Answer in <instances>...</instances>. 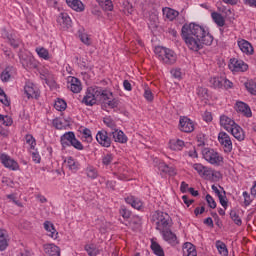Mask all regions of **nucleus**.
<instances>
[{"label":"nucleus","instance_id":"obj_1","mask_svg":"<svg viewBox=\"0 0 256 256\" xmlns=\"http://www.w3.org/2000/svg\"><path fill=\"white\" fill-rule=\"evenodd\" d=\"M181 36L191 51H201L204 45H213V35L199 24H184Z\"/></svg>","mask_w":256,"mask_h":256},{"label":"nucleus","instance_id":"obj_2","mask_svg":"<svg viewBox=\"0 0 256 256\" xmlns=\"http://www.w3.org/2000/svg\"><path fill=\"white\" fill-rule=\"evenodd\" d=\"M97 101L108 105L110 109H115V107H118L119 105V100L113 98V92L97 86L89 87L86 91V95L82 100V103L93 107Z\"/></svg>","mask_w":256,"mask_h":256},{"label":"nucleus","instance_id":"obj_3","mask_svg":"<svg viewBox=\"0 0 256 256\" xmlns=\"http://www.w3.org/2000/svg\"><path fill=\"white\" fill-rule=\"evenodd\" d=\"M155 53L158 56V59L165 65H174V63L177 62V54L169 48L156 47Z\"/></svg>","mask_w":256,"mask_h":256},{"label":"nucleus","instance_id":"obj_4","mask_svg":"<svg viewBox=\"0 0 256 256\" xmlns=\"http://www.w3.org/2000/svg\"><path fill=\"white\" fill-rule=\"evenodd\" d=\"M60 143L64 149L66 147H74V149H77L78 151H83L84 149L81 141H79L77 137H75V133L71 131L66 132L61 136Z\"/></svg>","mask_w":256,"mask_h":256},{"label":"nucleus","instance_id":"obj_5","mask_svg":"<svg viewBox=\"0 0 256 256\" xmlns=\"http://www.w3.org/2000/svg\"><path fill=\"white\" fill-rule=\"evenodd\" d=\"M154 221H156V229L157 231H163L165 229L171 228V216L165 212L157 211L153 215Z\"/></svg>","mask_w":256,"mask_h":256},{"label":"nucleus","instance_id":"obj_6","mask_svg":"<svg viewBox=\"0 0 256 256\" xmlns=\"http://www.w3.org/2000/svg\"><path fill=\"white\" fill-rule=\"evenodd\" d=\"M202 155L205 161H208V163H210L211 165H216L217 167H219V165L223 163V157L213 149L205 148L202 151Z\"/></svg>","mask_w":256,"mask_h":256},{"label":"nucleus","instance_id":"obj_7","mask_svg":"<svg viewBox=\"0 0 256 256\" xmlns=\"http://www.w3.org/2000/svg\"><path fill=\"white\" fill-rule=\"evenodd\" d=\"M228 67L233 73H245L249 69L247 63L237 58L230 59Z\"/></svg>","mask_w":256,"mask_h":256},{"label":"nucleus","instance_id":"obj_8","mask_svg":"<svg viewBox=\"0 0 256 256\" xmlns=\"http://www.w3.org/2000/svg\"><path fill=\"white\" fill-rule=\"evenodd\" d=\"M218 141L223 148L224 153H231L233 151V142L229 134L225 132H220L218 134Z\"/></svg>","mask_w":256,"mask_h":256},{"label":"nucleus","instance_id":"obj_9","mask_svg":"<svg viewBox=\"0 0 256 256\" xmlns=\"http://www.w3.org/2000/svg\"><path fill=\"white\" fill-rule=\"evenodd\" d=\"M193 169H195L198 175L204 179H213V177H215V172L213 169L203 166V164L196 163L193 165Z\"/></svg>","mask_w":256,"mask_h":256},{"label":"nucleus","instance_id":"obj_10","mask_svg":"<svg viewBox=\"0 0 256 256\" xmlns=\"http://www.w3.org/2000/svg\"><path fill=\"white\" fill-rule=\"evenodd\" d=\"M0 161L4 167L10 169L11 171H17V169H19V163L11 159V157L7 154L0 153Z\"/></svg>","mask_w":256,"mask_h":256},{"label":"nucleus","instance_id":"obj_11","mask_svg":"<svg viewBox=\"0 0 256 256\" xmlns=\"http://www.w3.org/2000/svg\"><path fill=\"white\" fill-rule=\"evenodd\" d=\"M68 89L72 91V93H81L83 90V85L81 84V80L77 77L69 76L68 77Z\"/></svg>","mask_w":256,"mask_h":256},{"label":"nucleus","instance_id":"obj_12","mask_svg":"<svg viewBox=\"0 0 256 256\" xmlns=\"http://www.w3.org/2000/svg\"><path fill=\"white\" fill-rule=\"evenodd\" d=\"M164 241L170 243V245H177L179 242L177 241V235L171 231V228H166L164 230H160Z\"/></svg>","mask_w":256,"mask_h":256},{"label":"nucleus","instance_id":"obj_13","mask_svg":"<svg viewBox=\"0 0 256 256\" xmlns=\"http://www.w3.org/2000/svg\"><path fill=\"white\" fill-rule=\"evenodd\" d=\"M96 140L102 147H111V138L106 130L99 131L96 135Z\"/></svg>","mask_w":256,"mask_h":256},{"label":"nucleus","instance_id":"obj_14","mask_svg":"<svg viewBox=\"0 0 256 256\" xmlns=\"http://www.w3.org/2000/svg\"><path fill=\"white\" fill-rule=\"evenodd\" d=\"M220 125L225 129H241V127L235 123V120L229 118V116L226 115H222L220 117Z\"/></svg>","mask_w":256,"mask_h":256},{"label":"nucleus","instance_id":"obj_15","mask_svg":"<svg viewBox=\"0 0 256 256\" xmlns=\"http://www.w3.org/2000/svg\"><path fill=\"white\" fill-rule=\"evenodd\" d=\"M238 47L242 53H245L246 55H253L254 53L253 45L245 39L238 40Z\"/></svg>","mask_w":256,"mask_h":256},{"label":"nucleus","instance_id":"obj_16","mask_svg":"<svg viewBox=\"0 0 256 256\" xmlns=\"http://www.w3.org/2000/svg\"><path fill=\"white\" fill-rule=\"evenodd\" d=\"M52 123L55 129H67V127H73V121L63 118H55Z\"/></svg>","mask_w":256,"mask_h":256},{"label":"nucleus","instance_id":"obj_17","mask_svg":"<svg viewBox=\"0 0 256 256\" xmlns=\"http://www.w3.org/2000/svg\"><path fill=\"white\" fill-rule=\"evenodd\" d=\"M236 111L237 113H242L244 117H252L253 113L251 112V108L245 102H237L236 103Z\"/></svg>","mask_w":256,"mask_h":256},{"label":"nucleus","instance_id":"obj_18","mask_svg":"<svg viewBox=\"0 0 256 256\" xmlns=\"http://www.w3.org/2000/svg\"><path fill=\"white\" fill-rule=\"evenodd\" d=\"M57 23L60 24V27H62V29H69L72 22L69 14L62 12L57 18Z\"/></svg>","mask_w":256,"mask_h":256},{"label":"nucleus","instance_id":"obj_19","mask_svg":"<svg viewBox=\"0 0 256 256\" xmlns=\"http://www.w3.org/2000/svg\"><path fill=\"white\" fill-rule=\"evenodd\" d=\"M44 253L47 256H61V249L55 244L44 245Z\"/></svg>","mask_w":256,"mask_h":256},{"label":"nucleus","instance_id":"obj_20","mask_svg":"<svg viewBox=\"0 0 256 256\" xmlns=\"http://www.w3.org/2000/svg\"><path fill=\"white\" fill-rule=\"evenodd\" d=\"M66 3L68 7L74 11H77V13H82V11H85V5L83 2H81V0H66Z\"/></svg>","mask_w":256,"mask_h":256},{"label":"nucleus","instance_id":"obj_21","mask_svg":"<svg viewBox=\"0 0 256 256\" xmlns=\"http://www.w3.org/2000/svg\"><path fill=\"white\" fill-rule=\"evenodd\" d=\"M24 93L27 95L28 99H31L33 97L35 98L39 97V90H37V87H35V84H27L24 87Z\"/></svg>","mask_w":256,"mask_h":256},{"label":"nucleus","instance_id":"obj_22","mask_svg":"<svg viewBox=\"0 0 256 256\" xmlns=\"http://www.w3.org/2000/svg\"><path fill=\"white\" fill-rule=\"evenodd\" d=\"M182 251L183 256H197V249L195 248V245H193V243H184Z\"/></svg>","mask_w":256,"mask_h":256},{"label":"nucleus","instance_id":"obj_23","mask_svg":"<svg viewBox=\"0 0 256 256\" xmlns=\"http://www.w3.org/2000/svg\"><path fill=\"white\" fill-rule=\"evenodd\" d=\"M179 125L183 129H195V122L187 116L180 117Z\"/></svg>","mask_w":256,"mask_h":256},{"label":"nucleus","instance_id":"obj_24","mask_svg":"<svg viewBox=\"0 0 256 256\" xmlns=\"http://www.w3.org/2000/svg\"><path fill=\"white\" fill-rule=\"evenodd\" d=\"M185 147V142L180 139H171L169 141V148L172 151H181Z\"/></svg>","mask_w":256,"mask_h":256},{"label":"nucleus","instance_id":"obj_25","mask_svg":"<svg viewBox=\"0 0 256 256\" xmlns=\"http://www.w3.org/2000/svg\"><path fill=\"white\" fill-rule=\"evenodd\" d=\"M142 220L139 216L135 215L131 218L129 222V227L132 228V231H140L141 230V225H142Z\"/></svg>","mask_w":256,"mask_h":256},{"label":"nucleus","instance_id":"obj_26","mask_svg":"<svg viewBox=\"0 0 256 256\" xmlns=\"http://www.w3.org/2000/svg\"><path fill=\"white\" fill-rule=\"evenodd\" d=\"M44 229H46L48 231V233H50L49 237H51L52 239H57L59 232L55 229V226L53 225V223H51L49 221H45Z\"/></svg>","mask_w":256,"mask_h":256},{"label":"nucleus","instance_id":"obj_27","mask_svg":"<svg viewBox=\"0 0 256 256\" xmlns=\"http://www.w3.org/2000/svg\"><path fill=\"white\" fill-rule=\"evenodd\" d=\"M163 13L169 21H175L179 17V12L173 8L166 7L163 9Z\"/></svg>","mask_w":256,"mask_h":256},{"label":"nucleus","instance_id":"obj_28","mask_svg":"<svg viewBox=\"0 0 256 256\" xmlns=\"http://www.w3.org/2000/svg\"><path fill=\"white\" fill-rule=\"evenodd\" d=\"M159 169L160 171H162V173H167L168 175H170V177H175V175H177V170L175 169V167L169 166L165 163L160 164Z\"/></svg>","mask_w":256,"mask_h":256},{"label":"nucleus","instance_id":"obj_29","mask_svg":"<svg viewBox=\"0 0 256 256\" xmlns=\"http://www.w3.org/2000/svg\"><path fill=\"white\" fill-rule=\"evenodd\" d=\"M9 246L7 242V231L0 229V251H5Z\"/></svg>","mask_w":256,"mask_h":256},{"label":"nucleus","instance_id":"obj_30","mask_svg":"<svg viewBox=\"0 0 256 256\" xmlns=\"http://www.w3.org/2000/svg\"><path fill=\"white\" fill-rule=\"evenodd\" d=\"M211 17L218 27H225V18L218 12H212Z\"/></svg>","mask_w":256,"mask_h":256},{"label":"nucleus","instance_id":"obj_31","mask_svg":"<svg viewBox=\"0 0 256 256\" xmlns=\"http://www.w3.org/2000/svg\"><path fill=\"white\" fill-rule=\"evenodd\" d=\"M113 138H114V141H116V143L127 142V136L125 135L124 132H122V130H115V132H113Z\"/></svg>","mask_w":256,"mask_h":256},{"label":"nucleus","instance_id":"obj_32","mask_svg":"<svg viewBox=\"0 0 256 256\" xmlns=\"http://www.w3.org/2000/svg\"><path fill=\"white\" fill-rule=\"evenodd\" d=\"M151 249H152L154 255L165 256V251H163V248L161 247V245H159V243L152 241Z\"/></svg>","mask_w":256,"mask_h":256},{"label":"nucleus","instance_id":"obj_33","mask_svg":"<svg viewBox=\"0 0 256 256\" xmlns=\"http://www.w3.org/2000/svg\"><path fill=\"white\" fill-rule=\"evenodd\" d=\"M216 248L220 255L227 256L229 255V250L227 249V245L224 242H221L220 240L216 241Z\"/></svg>","mask_w":256,"mask_h":256},{"label":"nucleus","instance_id":"obj_34","mask_svg":"<svg viewBox=\"0 0 256 256\" xmlns=\"http://www.w3.org/2000/svg\"><path fill=\"white\" fill-rule=\"evenodd\" d=\"M56 111H65L67 109V102L62 98H57L54 103Z\"/></svg>","mask_w":256,"mask_h":256},{"label":"nucleus","instance_id":"obj_35","mask_svg":"<svg viewBox=\"0 0 256 256\" xmlns=\"http://www.w3.org/2000/svg\"><path fill=\"white\" fill-rule=\"evenodd\" d=\"M230 132L238 141L245 140V131L243 129H230Z\"/></svg>","mask_w":256,"mask_h":256},{"label":"nucleus","instance_id":"obj_36","mask_svg":"<svg viewBox=\"0 0 256 256\" xmlns=\"http://www.w3.org/2000/svg\"><path fill=\"white\" fill-rule=\"evenodd\" d=\"M99 3L100 7L104 11H111L113 9V2L111 0H96Z\"/></svg>","mask_w":256,"mask_h":256},{"label":"nucleus","instance_id":"obj_37","mask_svg":"<svg viewBox=\"0 0 256 256\" xmlns=\"http://www.w3.org/2000/svg\"><path fill=\"white\" fill-rule=\"evenodd\" d=\"M210 84L214 89H221L223 87V77H213L210 79Z\"/></svg>","mask_w":256,"mask_h":256},{"label":"nucleus","instance_id":"obj_38","mask_svg":"<svg viewBox=\"0 0 256 256\" xmlns=\"http://www.w3.org/2000/svg\"><path fill=\"white\" fill-rule=\"evenodd\" d=\"M21 63L24 69H37V64L31 58L23 59Z\"/></svg>","mask_w":256,"mask_h":256},{"label":"nucleus","instance_id":"obj_39","mask_svg":"<svg viewBox=\"0 0 256 256\" xmlns=\"http://www.w3.org/2000/svg\"><path fill=\"white\" fill-rule=\"evenodd\" d=\"M0 123H2V125H4L5 127H11L13 125V118L8 115L5 116L3 114H0Z\"/></svg>","mask_w":256,"mask_h":256},{"label":"nucleus","instance_id":"obj_40","mask_svg":"<svg viewBox=\"0 0 256 256\" xmlns=\"http://www.w3.org/2000/svg\"><path fill=\"white\" fill-rule=\"evenodd\" d=\"M245 88L250 95H256V83L253 80H249L245 83Z\"/></svg>","mask_w":256,"mask_h":256},{"label":"nucleus","instance_id":"obj_41","mask_svg":"<svg viewBox=\"0 0 256 256\" xmlns=\"http://www.w3.org/2000/svg\"><path fill=\"white\" fill-rule=\"evenodd\" d=\"M36 53L38 54L41 59H45V61H49L50 56H49V50L41 47V48H36Z\"/></svg>","mask_w":256,"mask_h":256},{"label":"nucleus","instance_id":"obj_42","mask_svg":"<svg viewBox=\"0 0 256 256\" xmlns=\"http://www.w3.org/2000/svg\"><path fill=\"white\" fill-rule=\"evenodd\" d=\"M230 218L238 227H241V225H243V221L241 220V217H239V215L235 210L230 211Z\"/></svg>","mask_w":256,"mask_h":256},{"label":"nucleus","instance_id":"obj_43","mask_svg":"<svg viewBox=\"0 0 256 256\" xmlns=\"http://www.w3.org/2000/svg\"><path fill=\"white\" fill-rule=\"evenodd\" d=\"M85 251L88 253L89 256L99 255V249L95 248L94 245H86Z\"/></svg>","mask_w":256,"mask_h":256},{"label":"nucleus","instance_id":"obj_44","mask_svg":"<svg viewBox=\"0 0 256 256\" xmlns=\"http://www.w3.org/2000/svg\"><path fill=\"white\" fill-rule=\"evenodd\" d=\"M220 189H222L224 195H219L218 196V199H219V202L220 204L222 205V207H224V209H227L228 207V201H227V195H226V192L225 190L223 189V187L220 186Z\"/></svg>","mask_w":256,"mask_h":256},{"label":"nucleus","instance_id":"obj_45","mask_svg":"<svg viewBox=\"0 0 256 256\" xmlns=\"http://www.w3.org/2000/svg\"><path fill=\"white\" fill-rule=\"evenodd\" d=\"M86 173L87 177H89L90 179H97V177H99L97 170L93 167L87 168Z\"/></svg>","mask_w":256,"mask_h":256},{"label":"nucleus","instance_id":"obj_46","mask_svg":"<svg viewBox=\"0 0 256 256\" xmlns=\"http://www.w3.org/2000/svg\"><path fill=\"white\" fill-rule=\"evenodd\" d=\"M0 79L3 81V83H7L11 79V74L7 68L1 73Z\"/></svg>","mask_w":256,"mask_h":256},{"label":"nucleus","instance_id":"obj_47","mask_svg":"<svg viewBox=\"0 0 256 256\" xmlns=\"http://www.w3.org/2000/svg\"><path fill=\"white\" fill-rule=\"evenodd\" d=\"M206 201L208 203V206L210 209H215L217 207V202H215V199H213V196L210 194L206 195Z\"/></svg>","mask_w":256,"mask_h":256},{"label":"nucleus","instance_id":"obj_48","mask_svg":"<svg viewBox=\"0 0 256 256\" xmlns=\"http://www.w3.org/2000/svg\"><path fill=\"white\" fill-rule=\"evenodd\" d=\"M80 41L84 43V45H91V38L89 37V34L87 33H81L79 34Z\"/></svg>","mask_w":256,"mask_h":256},{"label":"nucleus","instance_id":"obj_49","mask_svg":"<svg viewBox=\"0 0 256 256\" xmlns=\"http://www.w3.org/2000/svg\"><path fill=\"white\" fill-rule=\"evenodd\" d=\"M26 143L30 145V149H35V145H37V143L35 142V138H33V135L31 134L26 135Z\"/></svg>","mask_w":256,"mask_h":256},{"label":"nucleus","instance_id":"obj_50","mask_svg":"<svg viewBox=\"0 0 256 256\" xmlns=\"http://www.w3.org/2000/svg\"><path fill=\"white\" fill-rule=\"evenodd\" d=\"M103 165H111L113 163V154H106L102 158Z\"/></svg>","mask_w":256,"mask_h":256},{"label":"nucleus","instance_id":"obj_51","mask_svg":"<svg viewBox=\"0 0 256 256\" xmlns=\"http://www.w3.org/2000/svg\"><path fill=\"white\" fill-rule=\"evenodd\" d=\"M83 138L86 139L87 143H91L93 141V136H91L90 129L83 130Z\"/></svg>","mask_w":256,"mask_h":256},{"label":"nucleus","instance_id":"obj_52","mask_svg":"<svg viewBox=\"0 0 256 256\" xmlns=\"http://www.w3.org/2000/svg\"><path fill=\"white\" fill-rule=\"evenodd\" d=\"M0 101L5 107H9L11 105V101L7 97V94L5 92L3 94H0Z\"/></svg>","mask_w":256,"mask_h":256},{"label":"nucleus","instance_id":"obj_53","mask_svg":"<svg viewBox=\"0 0 256 256\" xmlns=\"http://www.w3.org/2000/svg\"><path fill=\"white\" fill-rule=\"evenodd\" d=\"M124 13L125 15H132L133 14V6L129 2H124Z\"/></svg>","mask_w":256,"mask_h":256},{"label":"nucleus","instance_id":"obj_54","mask_svg":"<svg viewBox=\"0 0 256 256\" xmlns=\"http://www.w3.org/2000/svg\"><path fill=\"white\" fill-rule=\"evenodd\" d=\"M198 147L205 146V134L200 133L197 135Z\"/></svg>","mask_w":256,"mask_h":256},{"label":"nucleus","instance_id":"obj_55","mask_svg":"<svg viewBox=\"0 0 256 256\" xmlns=\"http://www.w3.org/2000/svg\"><path fill=\"white\" fill-rule=\"evenodd\" d=\"M243 197H244V205L245 207H249L251 205V196L247 191L243 192Z\"/></svg>","mask_w":256,"mask_h":256},{"label":"nucleus","instance_id":"obj_56","mask_svg":"<svg viewBox=\"0 0 256 256\" xmlns=\"http://www.w3.org/2000/svg\"><path fill=\"white\" fill-rule=\"evenodd\" d=\"M67 165L71 170L77 169V162H75V160L72 157L68 158Z\"/></svg>","mask_w":256,"mask_h":256},{"label":"nucleus","instance_id":"obj_57","mask_svg":"<svg viewBox=\"0 0 256 256\" xmlns=\"http://www.w3.org/2000/svg\"><path fill=\"white\" fill-rule=\"evenodd\" d=\"M8 43H10L11 47H14V49H17L19 47V40H16L13 38V36L8 37Z\"/></svg>","mask_w":256,"mask_h":256},{"label":"nucleus","instance_id":"obj_58","mask_svg":"<svg viewBox=\"0 0 256 256\" xmlns=\"http://www.w3.org/2000/svg\"><path fill=\"white\" fill-rule=\"evenodd\" d=\"M132 207L139 211V210H141V207H143V202H141V200H139L137 198H134V202L132 203Z\"/></svg>","mask_w":256,"mask_h":256},{"label":"nucleus","instance_id":"obj_59","mask_svg":"<svg viewBox=\"0 0 256 256\" xmlns=\"http://www.w3.org/2000/svg\"><path fill=\"white\" fill-rule=\"evenodd\" d=\"M203 120L206 121V123H211V121H213V114L209 111L204 112Z\"/></svg>","mask_w":256,"mask_h":256},{"label":"nucleus","instance_id":"obj_60","mask_svg":"<svg viewBox=\"0 0 256 256\" xmlns=\"http://www.w3.org/2000/svg\"><path fill=\"white\" fill-rule=\"evenodd\" d=\"M104 123L110 129H113V127H115V122L113 121V119H111V117L104 118Z\"/></svg>","mask_w":256,"mask_h":256},{"label":"nucleus","instance_id":"obj_61","mask_svg":"<svg viewBox=\"0 0 256 256\" xmlns=\"http://www.w3.org/2000/svg\"><path fill=\"white\" fill-rule=\"evenodd\" d=\"M144 97L147 101H153V92H151V89H145Z\"/></svg>","mask_w":256,"mask_h":256},{"label":"nucleus","instance_id":"obj_62","mask_svg":"<svg viewBox=\"0 0 256 256\" xmlns=\"http://www.w3.org/2000/svg\"><path fill=\"white\" fill-rule=\"evenodd\" d=\"M120 214L122 215L123 219H129V217H131V211H129L127 208H122L120 210Z\"/></svg>","mask_w":256,"mask_h":256},{"label":"nucleus","instance_id":"obj_63","mask_svg":"<svg viewBox=\"0 0 256 256\" xmlns=\"http://www.w3.org/2000/svg\"><path fill=\"white\" fill-rule=\"evenodd\" d=\"M222 87L226 89H231L233 87V82L229 81L227 78H223Z\"/></svg>","mask_w":256,"mask_h":256},{"label":"nucleus","instance_id":"obj_64","mask_svg":"<svg viewBox=\"0 0 256 256\" xmlns=\"http://www.w3.org/2000/svg\"><path fill=\"white\" fill-rule=\"evenodd\" d=\"M197 95H198V97H205L207 95V88L198 87Z\"/></svg>","mask_w":256,"mask_h":256}]
</instances>
